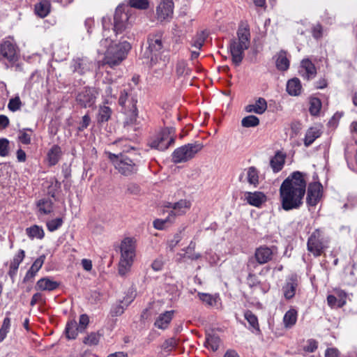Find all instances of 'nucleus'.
I'll return each mask as SVG.
<instances>
[{"label":"nucleus","mask_w":357,"mask_h":357,"mask_svg":"<svg viewBox=\"0 0 357 357\" xmlns=\"http://www.w3.org/2000/svg\"><path fill=\"white\" fill-rule=\"evenodd\" d=\"M305 176L301 172H294L282 183L279 190L280 200L284 211L299 208L303 204L307 186Z\"/></svg>","instance_id":"f257e3e1"},{"label":"nucleus","mask_w":357,"mask_h":357,"mask_svg":"<svg viewBox=\"0 0 357 357\" xmlns=\"http://www.w3.org/2000/svg\"><path fill=\"white\" fill-rule=\"evenodd\" d=\"M102 23L104 38L100 40V46L106 49L102 63L109 65L110 67L118 66L126 58L128 52L131 49V45L126 40L113 45L112 41L108 36L110 19L104 17Z\"/></svg>","instance_id":"f03ea898"},{"label":"nucleus","mask_w":357,"mask_h":357,"mask_svg":"<svg viewBox=\"0 0 357 357\" xmlns=\"http://www.w3.org/2000/svg\"><path fill=\"white\" fill-rule=\"evenodd\" d=\"M236 38L230 40L229 51L232 62L239 66L244 57V52L250 46V30L249 25L241 23L236 32Z\"/></svg>","instance_id":"7ed1b4c3"},{"label":"nucleus","mask_w":357,"mask_h":357,"mask_svg":"<svg viewBox=\"0 0 357 357\" xmlns=\"http://www.w3.org/2000/svg\"><path fill=\"white\" fill-rule=\"evenodd\" d=\"M136 241L132 237H126L121 242L118 271L121 276L126 275L131 269L136 255Z\"/></svg>","instance_id":"20e7f679"},{"label":"nucleus","mask_w":357,"mask_h":357,"mask_svg":"<svg viewBox=\"0 0 357 357\" xmlns=\"http://www.w3.org/2000/svg\"><path fill=\"white\" fill-rule=\"evenodd\" d=\"M107 154L114 168L121 174L128 176L137 173V165L126 154L123 153L115 154L111 152H107Z\"/></svg>","instance_id":"39448f33"},{"label":"nucleus","mask_w":357,"mask_h":357,"mask_svg":"<svg viewBox=\"0 0 357 357\" xmlns=\"http://www.w3.org/2000/svg\"><path fill=\"white\" fill-rule=\"evenodd\" d=\"M330 239L322 229H316L309 236L307 242V250L317 257L328 248Z\"/></svg>","instance_id":"423d86ee"},{"label":"nucleus","mask_w":357,"mask_h":357,"mask_svg":"<svg viewBox=\"0 0 357 357\" xmlns=\"http://www.w3.org/2000/svg\"><path fill=\"white\" fill-rule=\"evenodd\" d=\"M204 146L202 143H189L176 149L172 155V160L174 163L185 162L200 152Z\"/></svg>","instance_id":"0eeeda50"},{"label":"nucleus","mask_w":357,"mask_h":357,"mask_svg":"<svg viewBox=\"0 0 357 357\" xmlns=\"http://www.w3.org/2000/svg\"><path fill=\"white\" fill-rule=\"evenodd\" d=\"M175 142V131L172 128H165L149 142L151 148L165 151Z\"/></svg>","instance_id":"6e6552de"},{"label":"nucleus","mask_w":357,"mask_h":357,"mask_svg":"<svg viewBox=\"0 0 357 357\" xmlns=\"http://www.w3.org/2000/svg\"><path fill=\"white\" fill-rule=\"evenodd\" d=\"M18 60V48L17 45L10 40H3L0 43V62L7 66Z\"/></svg>","instance_id":"1a4fd4ad"},{"label":"nucleus","mask_w":357,"mask_h":357,"mask_svg":"<svg viewBox=\"0 0 357 357\" xmlns=\"http://www.w3.org/2000/svg\"><path fill=\"white\" fill-rule=\"evenodd\" d=\"M192 202L190 199H181L175 202H167L165 207L171 208L169 212V218H173L174 220L177 216L184 215L191 208Z\"/></svg>","instance_id":"9d476101"},{"label":"nucleus","mask_w":357,"mask_h":357,"mask_svg":"<svg viewBox=\"0 0 357 357\" xmlns=\"http://www.w3.org/2000/svg\"><path fill=\"white\" fill-rule=\"evenodd\" d=\"M128 7L118 6L116 9L114 17V28L113 30L117 35L122 33L123 30L126 29L129 16L128 14Z\"/></svg>","instance_id":"9b49d317"},{"label":"nucleus","mask_w":357,"mask_h":357,"mask_svg":"<svg viewBox=\"0 0 357 357\" xmlns=\"http://www.w3.org/2000/svg\"><path fill=\"white\" fill-rule=\"evenodd\" d=\"M174 13V2L172 0H161L156 8V17L158 21L169 22Z\"/></svg>","instance_id":"f8f14e48"},{"label":"nucleus","mask_w":357,"mask_h":357,"mask_svg":"<svg viewBox=\"0 0 357 357\" xmlns=\"http://www.w3.org/2000/svg\"><path fill=\"white\" fill-rule=\"evenodd\" d=\"M97 94L94 88L85 87L78 93L76 101L84 108L91 107L95 104Z\"/></svg>","instance_id":"ddd939ff"},{"label":"nucleus","mask_w":357,"mask_h":357,"mask_svg":"<svg viewBox=\"0 0 357 357\" xmlns=\"http://www.w3.org/2000/svg\"><path fill=\"white\" fill-rule=\"evenodd\" d=\"M276 250L274 246L261 245L255 250V258L259 264H266L273 259Z\"/></svg>","instance_id":"4468645a"},{"label":"nucleus","mask_w":357,"mask_h":357,"mask_svg":"<svg viewBox=\"0 0 357 357\" xmlns=\"http://www.w3.org/2000/svg\"><path fill=\"white\" fill-rule=\"evenodd\" d=\"M322 185L319 182L310 183L307 192V204L314 206L322 197Z\"/></svg>","instance_id":"2eb2a0df"},{"label":"nucleus","mask_w":357,"mask_h":357,"mask_svg":"<svg viewBox=\"0 0 357 357\" xmlns=\"http://www.w3.org/2000/svg\"><path fill=\"white\" fill-rule=\"evenodd\" d=\"M93 67V63L86 57H76L73 59L71 68L73 72L83 75L90 71Z\"/></svg>","instance_id":"dca6fc26"},{"label":"nucleus","mask_w":357,"mask_h":357,"mask_svg":"<svg viewBox=\"0 0 357 357\" xmlns=\"http://www.w3.org/2000/svg\"><path fill=\"white\" fill-rule=\"evenodd\" d=\"M245 200L251 206L259 208L266 202V196L262 192H245Z\"/></svg>","instance_id":"f3484780"},{"label":"nucleus","mask_w":357,"mask_h":357,"mask_svg":"<svg viewBox=\"0 0 357 357\" xmlns=\"http://www.w3.org/2000/svg\"><path fill=\"white\" fill-rule=\"evenodd\" d=\"M299 73L304 79L310 80L316 76L317 70L312 62L305 59L301 61Z\"/></svg>","instance_id":"a211bd4d"},{"label":"nucleus","mask_w":357,"mask_h":357,"mask_svg":"<svg viewBox=\"0 0 357 357\" xmlns=\"http://www.w3.org/2000/svg\"><path fill=\"white\" fill-rule=\"evenodd\" d=\"M25 257V252L24 250H19L17 253L15 255L13 258L9 262V268L8 275L13 279L17 273L20 264L22 262Z\"/></svg>","instance_id":"6ab92c4d"},{"label":"nucleus","mask_w":357,"mask_h":357,"mask_svg":"<svg viewBox=\"0 0 357 357\" xmlns=\"http://www.w3.org/2000/svg\"><path fill=\"white\" fill-rule=\"evenodd\" d=\"M149 49L155 54L163 48L162 36L160 33L150 34L148 38Z\"/></svg>","instance_id":"aec40b11"},{"label":"nucleus","mask_w":357,"mask_h":357,"mask_svg":"<svg viewBox=\"0 0 357 357\" xmlns=\"http://www.w3.org/2000/svg\"><path fill=\"white\" fill-rule=\"evenodd\" d=\"M244 109L248 113L262 114L267 109V102L264 98H259L254 103L246 105Z\"/></svg>","instance_id":"412c9836"},{"label":"nucleus","mask_w":357,"mask_h":357,"mask_svg":"<svg viewBox=\"0 0 357 357\" xmlns=\"http://www.w3.org/2000/svg\"><path fill=\"white\" fill-rule=\"evenodd\" d=\"M298 287V280L296 276L290 277L282 287L284 296L286 299H291L296 294Z\"/></svg>","instance_id":"4be33fe9"},{"label":"nucleus","mask_w":357,"mask_h":357,"mask_svg":"<svg viewBox=\"0 0 357 357\" xmlns=\"http://www.w3.org/2000/svg\"><path fill=\"white\" fill-rule=\"evenodd\" d=\"M298 319V311L291 307L284 314L282 323L286 329L292 328L296 324Z\"/></svg>","instance_id":"5701e85b"},{"label":"nucleus","mask_w":357,"mask_h":357,"mask_svg":"<svg viewBox=\"0 0 357 357\" xmlns=\"http://www.w3.org/2000/svg\"><path fill=\"white\" fill-rule=\"evenodd\" d=\"M174 314V310L166 311L160 314L155 321V326L160 329H166L171 322Z\"/></svg>","instance_id":"b1692460"},{"label":"nucleus","mask_w":357,"mask_h":357,"mask_svg":"<svg viewBox=\"0 0 357 357\" xmlns=\"http://www.w3.org/2000/svg\"><path fill=\"white\" fill-rule=\"evenodd\" d=\"M59 286V283L56 281L51 280L50 278H43L40 279L37 283L36 288L40 291H54Z\"/></svg>","instance_id":"393cba45"},{"label":"nucleus","mask_w":357,"mask_h":357,"mask_svg":"<svg viewBox=\"0 0 357 357\" xmlns=\"http://www.w3.org/2000/svg\"><path fill=\"white\" fill-rule=\"evenodd\" d=\"M45 259V255H41L34 261L24 276V280L25 282L32 280L36 276L38 271L41 268Z\"/></svg>","instance_id":"a878e982"},{"label":"nucleus","mask_w":357,"mask_h":357,"mask_svg":"<svg viewBox=\"0 0 357 357\" xmlns=\"http://www.w3.org/2000/svg\"><path fill=\"white\" fill-rule=\"evenodd\" d=\"M285 162V155L278 151L271 159L270 165L275 173L282 170Z\"/></svg>","instance_id":"bb28decb"},{"label":"nucleus","mask_w":357,"mask_h":357,"mask_svg":"<svg viewBox=\"0 0 357 357\" xmlns=\"http://www.w3.org/2000/svg\"><path fill=\"white\" fill-rule=\"evenodd\" d=\"M36 206L40 214L49 215L53 211V202L50 198L39 199Z\"/></svg>","instance_id":"cd10ccee"},{"label":"nucleus","mask_w":357,"mask_h":357,"mask_svg":"<svg viewBox=\"0 0 357 357\" xmlns=\"http://www.w3.org/2000/svg\"><path fill=\"white\" fill-rule=\"evenodd\" d=\"M321 135V130L316 127H310L306 131L304 138V145L310 146Z\"/></svg>","instance_id":"c85d7f7f"},{"label":"nucleus","mask_w":357,"mask_h":357,"mask_svg":"<svg viewBox=\"0 0 357 357\" xmlns=\"http://www.w3.org/2000/svg\"><path fill=\"white\" fill-rule=\"evenodd\" d=\"M302 85L298 78L289 79L287 84V91L291 96H298L301 94Z\"/></svg>","instance_id":"c756f323"},{"label":"nucleus","mask_w":357,"mask_h":357,"mask_svg":"<svg viewBox=\"0 0 357 357\" xmlns=\"http://www.w3.org/2000/svg\"><path fill=\"white\" fill-rule=\"evenodd\" d=\"M79 332L77 323L75 320H69L65 328L66 336L68 340H75Z\"/></svg>","instance_id":"7c9ffc66"},{"label":"nucleus","mask_w":357,"mask_h":357,"mask_svg":"<svg viewBox=\"0 0 357 357\" xmlns=\"http://www.w3.org/2000/svg\"><path fill=\"white\" fill-rule=\"evenodd\" d=\"M26 234L31 239H43L45 236V231L41 226L33 225L27 227L25 230Z\"/></svg>","instance_id":"2f4dec72"},{"label":"nucleus","mask_w":357,"mask_h":357,"mask_svg":"<svg viewBox=\"0 0 357 357\" xmlns=\"http://www.w3.org/2000/svg\"><path fill=\"white\" fill-rule=\"evenodd\" d=\"M61 155V149L59 146L54 145L47 153V160L50 165H55Z\"/></svg>","instance_id":"473e14b6"},{"label":"nucleus","mask_w":357,"mask_h":357,"mask_svg":"<svg viewBox=\"0 0 357 357\" xmlns=\"http://www.w3.org/2000/svg\"><path fill=\"white\" fill-rule=\"evenodd\" d=\"M50 11V3L43 0L35 6V12L40 17H46Z\"/></svg>","instance_id":"72a5a7b5"},{"label":"nucleus","mask_w":357,"mask_h":357,"mask_svg":"<svg viewBox=\"0 0 357 357\" xmlns=\"http://www.w3.org/2000/svg\"><path fill=\"white\" fill-rule=\"evenodd\" d=\"M245 170L248 183L257 187L259 185V171L255 167H250Z\"/></svg>","instance_id":"f704fd0d"},{"label":"nucleus","mask_w":357,"mask_h":357,"mask_svg":"<svg viewBox=\"0 0 357 357\" xmlns=\"http://www.w3.org/2000/svg\"><path fill=\"white\" fill-rule=\"evenodd\" d=\"M276 67L279 70H287L289 67V61L285 52H280L276 60Z\"/></svg>","instance_id":"c9c22d12"},{"label":"nucleus","mask_w":357,"mask_h":357,"mask_svg":"<svg viewBox=\"0 0 357 357\" xmlns=\"http://www.w3.org/2000/svg\"><path fill=\"white\" fill-rule=\"evenodd\" d=\"M220 343V339L215 335H208L206 338L205 346L208 349L215 351L218 349Z\"/></svg>","instance_id":"e433bc0d"},{"label":"nucleus","mask_w":357,"mask_h":357,"mask_svg":"<svg viewBox=\"0 0 357 357\" xmlns=\"http://www.w3.org/2000/svg\"><path fill=\"white\" fill-rule=\"evenodd\" d=\"M112 109L108 106H100L98 110V123L107 122L111 117Z\"/></svg>","instance_id":"4c0bfd02"},{"label":"nucleus","mask_w":357,"mask_h":357,"mask_svg":"<svg viewBox=\"0 0 357 357\" xmlns=\"http://www.w3.org/2000/svg\"><path fill=\"white\" fill-rule=\"evenodd\" d=\"M321 108V102L317 98H311L310 100L309 112L312 116H317Z\"/></svg>","instance_id":"58836bf2"},{"label":"nucleus","mask_w":357,"mask_h":357,"mask_svg":"<svg viewBox=\"0 0 357 357\" xmlns=\"http://www.w3.org/2000/svg\"><path fill=\"white\" fill-rule=\"evenodd\" d=\"M259 124V118L254 115L245 116L241 120V126L244 128L256 127Z\"/></svg>","instance_id":"ea45409f"},{"label":"nucleus","mask_w":357,"mask_h":357,"mask_svg":"<svg viewBox=\"0 0 357 357\" xmlns=\"http://www.w3.org/2000/svg\"><path fill=\"white\" fill-rule=\"evenodd\" d=\"M244 317L248 321L250 326L257 331H259L258 319L255 314L250 310H246L244 313Z\"/></svg>","instance_id":"a19ab883"},{"label":"nucleus","mask_w":357,"mask_h":357,"mask_svg":"<svg viewBox=\"0 0 357 357\" xmlns=\"http://www.w3.org/2000/svg\"><path fill=\"white\" fill-rule=\"evenodd\" d=\"M100 337L98 333L91 332L84 338L83 343L88 346H95L98 344Z\"/></svg>","instance_id":"79ce46f5"},{"label":"nucleus","mask_w":357,"mask_h":357,"mask_svg":"<svg viewBox=\"0 0 357 357\" xmlns=\"http://www.w3.org/2000/svg\"><path fill=\"white\" fill-rule=\"evenodd\" d=\"M198 296L201 301L209 306H215L218 299V296L206 293H199Z\"/></svg>","instance_id":"37998d69"},{"label":"nucleus","mask_w":357,"mask_h":357,"mask_svg":"<svg viewBox=\"0 0 357 357\" xmlns=\"http://www.w3.org/2000/svg\"><path fill=\"white\" fill-rule=\"evenodd\" d=\"M10 319L8 317H5L1 327L0 328V342H3L6 337L7 334L10 331Z\"/></svg>","instance_id":"c03bdc74"},{"label":"nucleus","mask_w":357,"mask_h":357,"mask_svg":"<svg viewBox=\"0 0 357 357\" xmlns=\"http://www.w3.org/2000/svg\"><path fill=\"white\" fill-rule=\"evenodd\" d=\"M22 106V102L18 95L15 96L14 98H10L8 104V109L13 112L20 110Z\"/></svg>","instance_id":"a18cd8bd"},{"label":"nucleus","mask_w":357,"mask_h":357,"mask_svg":"<svg viewBox=\"0 0 357 357\" xmlns=\"http://www.w3.org/2000/svg\"><path fill=\"white\" fill-rule=\"evenodd\" d=\"M176 73L178 76L189 75L190 69L188 68V63L185 61H178L176 65Z\"/></svg>","instance_id":"49530a36"},{"label":"nucleus","mask_w":357,"mask_h":357,"mask_svg":"<svg viewBox=\"0 0 357 357\" xmlns=\"http://www.w3.org/2000/svg\"><path fill=\"white\" fill-rule=\"evenodd\" d=\"M63 219L61 218H57L51 220H49L46 222V226L47 229L50 232H53L58 229H59L63 225Z\"/></svg>","instance_id":"de8ad7c7"},{"label":"nucleus","mask_w":357,"mask_h":357,"mask_svg":"<svg viewBox=\"0 0 357 357\" xmlns=\"http://www.w3.org/2000/svg\"><path fill=\"white\" fill-rule=\"evenodd\" d=\"M26 131L33 132L31 128H24L19 130L18 139L23 144H29L31 143V135Z\"/></svg>","instance_id":"09e8293b"},{"label":"nucleus","mask_w":357,"mask_h":357,"mask_svg":"<svg viewBox=\"0 0 357 357\" xmlns=\"http://www.w3.org/2000/svg\"><path fill=\"white\" fill-rule=\"evenodd\" d=\"M174 222L173 218H169V214L165 219H156L153 221V227L158 230H162L165 228L167 223H172Z\"/></svg>","instance_id":"8fccbe9b"},{"label":"nucleus","mask_w":357,"mask_h":357,"mask_svg":"<svg viewBox=\"0 0 357 357\" xmlns=\"http://www.w3.org/2000/svg\"><path fill=\"white\" fill-rule=\"evenodd\" d=\"M10 142L6 138H0V156L6 157L9 155Z\"/></svg>","instance_id":"3c124183"},{"label":"nucleus","mask_w":357,"mask_h":357,"mask_svg":"<svg viewBox=\"0 0 357 357\" xmlns=\"http://www.w3.org/2000/svg\"><path fill=\"white\" fill-rule=\"evenodd\" d=\"M130 7L139 10H146L148 8L149 3L148 0H129Z\"/></svg>","instance_id":"603ef678"},{"label":"nucleus","mask_w":357,"mask_h":357,"mask_svg":"<svg viewBox=\"0 0 357 357\" xmlns=\"http://www.w3.org/2000/svg\"><path fill=\"white\" fill-rule=\"evenodd\" d=\"M89 324V317L86 314H82L80 315L79 319V325H77L79 328V332L82 333L85 331Z\"/></svg>","instance_id":"864d4df0"},{"label":"nucleus","mask_w":357,"mask_h":357,"mask_svg":"<svg viewBox=\"0 0 357 357\" xmlns=\"http://www.w3.org/2000/svg\"><path fill=\"white\" fill-rule=\"evenodd\" d=\"M114 91L112 84H105L103 96L107 103L109 102L110 98L116 96V93H114Z\"/></svg>","instance_id":"5fc2aeb1"},{"label":"nucleus","mask_w":357,"mask_h":357,"mask_svg":"<svg viewBox=\"0 0 357 357\" xmlns=\"http://www.w3.org/2000/svg\"><path fill=\"white\" fill-rule=\"evenodd\" d=\"M113 145H116L117 146H119L123 153L126 154V153L128 152L130 149H132L133 148L130 146L128 145V141L126 139H119L118 141H115L113 143Z\"/></svg>","instance_id":"6e6d98bb"},{"label":"nucleus","mask_w":357,"mask_h":357,"mask_svg":"<svg viewBox=\"0 0 357 357\" xmlns=\"http://www.w3.org/2000/svg\"><path fill=\"white\" fill-rule=\"evenodd\" d=\"M312 36L316 39L321 38L323 34V29L321 25L320 24H315L312 27Z\"/></svg>","instance_id":"4d7b16f0"},{"label":"nucleus","mask_w":357,"mask_h":357,"mask_svg":"<svg viewBox=\"0 0 357 357\" xmlns=\"http://www.w3.org/2000/svg\"><path fill=\"white\" fill-rule=\"evenodd\" d=\"M335 293L337 295V296L339 297L338 306L339 307L343 306L346 303V297H347L346 293L343 290H341V289L335 290Z\"/></svg>","instance_id":"13d9d810"},{"label":"nucleus","mask_w":357,"mask_h":357,"mask_svg":"<svg viewBox=\"0 0 357 357\" xmlns=\"http://www.w3.org/2000/svg\"><path fill=\"white\" fill-rule=\"evenodd\" d=\"M91 122V118L88 114L84 115L82 117V120L80 124V126L79 127V130L82 131L84 129H86Z\"/></svg>","instance_id":"bf43d9fd"},{"label":"nucleus","mask_w":357,"mask_h":357,"mask_svg":"<svg viewBox=\"0 0 357 357\" xmlns=\"http://www.w3.org/2000/svg\"><path fill=\"white\" fill-rule=\"evenodd\" d=\"M10 123L9 119L7 116L0 114V130L6 128Z\"/></svg>","instance_id":"052dcab7"},{"label":"nucleus","mask_w":357,"mask_h":357,"mask_svg":"<svg viewBox=\"0 0 357 357\" xmlns=\"http://www.w3.org/2000/svg\"><path fill=\"white\" fill-rule=\"evenodd\" d=\"M339 351L335 348H328L326 350L325 357H339Z\"/></svg>","instance_id":"680f3d73"},{"label":"nucleus","mask_w":357,"mask_h":357,"mask_svg":"<svg viewBox=\"0 0 357 357\" xmlns=\"http://www.w3.org/2000/svg\"><path fill=\"white\" fill-rule=\"evenodd\" d=\"M123 307L119 304L113 307L111 313L112 316H119L123 313Z\"/></svg>","instance_id":"e2e57ef3"},{"label":"nucleus","mask_w":357,"mask_h":357,"mask_svg":"<svg viewBox=\"0 0 357 357\" xmlns=\"http://www.w3.org/2000/svg\"><path fill=\"white\" fill-rule=\"evenodd\" d=\"M42 300H43V295H42V294H40V293H36V294H34L33 295V296L31 298V302H30V305L31 306H34L38 302L42 301Z\"/></svg>","instance_id":"0e129e2a"},{"label":"nucleus","mask_w":357,"mask_h":357,"mask_svg":"<svg viewBox=\"0 0 357 357\" xmlns=\"http://www.w3.org/2000/svg\"><path fill=\"white\" fill-rule=\"evenodd\" d=\"M306 351L308 352H314L317 349V342L314 340H310L307 342Z\"/></svg>","instance_id":"69168bd1"},{"label":"nucleus","mask_w":357,"mask_h":357,"mask_svg":"<svg viewBox=\"0 0 357 357\" xmlns=\"http://www.w3.org/2000/svg\"><path fill=\"white\" fill-rule=\"evenodd\" d=\"M83 268L86 271H90L92 269V261L90 259H83L81 261Z\"/></svg>","instance_id":"338daca9"},{"label":"nucleus","mask_w":357,"mask_h":357,"mask_svg":"<svg viewBox=\"0 0 357 357\" xmlns=\"http://www.w3.org/2000/svg\"><path fill=\"white\" fill-rule=\"evenodd\" d=\"M128 191L132 195H138L140 192V188L137 184H130L128 186Z\"/></svg>","instance_id":"774afa93"}]
</instances>
